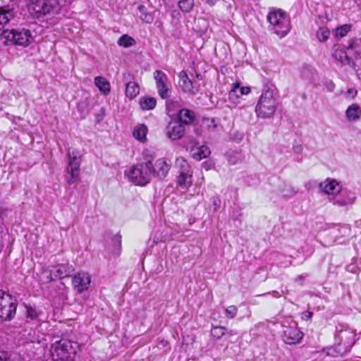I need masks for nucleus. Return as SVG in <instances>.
Masks as SVG:
<instances>
[{"label": "nucleus", "mask_w": 361, "mask_h": 361, "mask_svg": "<svg viewBox=\"0 0 361 361\" xmlns=\"http://www.w3.org/2000/svg\"><path fill=\"white\" fill-rule=\"evenodd\" d=\"M201 126L203 130L214 131L216 128L217 125L214 118H204L202 119Z\"/></svg>", "instance_id": "36"}, {"label": "nucleus", "mask_w": 361, "mask_h": 361, "mask_svg": "<svg viewBox=\"0 0 361 361\" xmlns=\"http://www.w3.org/2000/svg\"><path fill=\"white\" fill-rule=\"evenodd\" d=\"M346 270L350 273H357L358 267L355 264L351 263L346 267Z\"/></svg>", "instance_id": "48"}, {"label": "nucleus", "mask_w": 361, "mask_h": 361, "mask_svg": "<svg viewBox=\"0 0 361 361\" xmlns=\"http://www.w3.org/2000/svg\"><path fill=\"white\" fill-rule=\"evenodd\" d=\"M211 204L209 205V209L213 212H216L221 206V200L219 197H212L210 199Z\"/></svg>", "instance_id": "43"}, {"label": "nucleus", "mask_w": 361, "mask_h": 361, "mask_svg": "<svg viewBox=\"0 0 361 361\" xmlns=\"http://www.w3.org/2000/svg\"><path fill=\"white\" fill-rule=\"evenodd\" d=\"M4 34L7 40L23 47L28 46L33 39L30 31L25 28L13 29L9 32H4Z\"/></svg>", "instance_id": "9"}, {"label": "nucleus", "mask_w": 361, "mask_h": 361, "mask_svg": "<svg viewBox=\"0 0 361 361\" xmlns=\"http://www.w3.org/2000/svg\"><path fill=\"white\" fill-rule=\"evenodd\" d=\"M154 78L159 96L163 99L171 97L172 88L167 75L160 70L154 72Z\"/></svg>", "instance_id": "8"}, {"label": "nucleus", "mask_w": 361, "mask_h": 361, "mask_svg": "<svg viewBox=\"0 0 361 361\" xmlns=\"http://www.w3.org/2000/svg\"><path fill=\"white\" fill-rule=\"evenodd\" d=\"M79 349L77 342L67 339L57 341L50 348L52 361H73Z\"/></svg>", "instance_id": "3"}, {"label": "nucleus", "mask_w": 361, "mask_h": 361, "mask_svg": "<svg viewBox=\"0 0 361 361\" xmlns=\"http://www.w3.org/2000/svg\"><path fill=\"white\" fill-rule=\"evenodd\" d=\"M118 45L125 48L130 47L135 44V40L128 35H122L117 42Z\"/></svg>", "instance_id": "34"}, {"label": "nucleus", "mask_w": 361, "mask_h": 361, "mask_svg": "<svg viewBox=\"0 0 361 361\" xmlns=\"http://www.w3.org/2000/svg\"><path fill=\"white\" fill-rule=\"evenodd\" d=\"M178 185L184 190L188 189L192 184V175L190 171H181L177 180Z\"/></svg>", "instance_id": "27"}, {"label": "nucleus", "mask_w": 361, "mask_h": 361, "mask_svg": "<svg viewBox=\"0 0 361 361\" xmlns=\"http://www.w3.org/2000/svg\"><path fill=\"white\" fill-rule=\"evenodd\" d=\"M312 312L310 311H305L302 314V318L305 320H310L312 317Z\"/></svg>", "instance_id": "50"}, {"label": "nucleus", "mask_w": 361, "mask_h": 361, "mask_svg": "<svg viewBox=\"0 0 361 361\" xmlns=\"http://www.w3.org/2000/svg\"><path fill=\"white\" fill-rule=\"evenodd\" d=\"M91 283V277L87 272L80 271L75 274L72 279L74 290L78 293H82L88 290Z\"/></svg>", "instance_id": "16"}, {"label": "nucleus", "mask_w": 361, "mask_h": 361, "mask_svg": "<svg viewBox=\"0 0 361 361\" xmlns=\"http://www.w3.org/2000/svg\"><path fill=\"white\" fill-rule=\"evenodd\" d=\"M138 8L140 12L141 19L147 23H152L154 20L153 16L149 13H147L144 12L145 8L143 5H139Z\"/></svg>", "instance_id": "41"}, {"label": "nucleus", "mask_w": 361, "mask_h": 361, "mask_svg": "<svg viewBox=\"0 0 361 361\" xmlns=\"http://www.w3.org/2000/svg\"><path fill=\"white\" fill-rule=\"evenodd\" d=\"M346 49L351 50L356 58L361 59V37L350 39Z\"/></svg>", "instance_id": "28"}, {"label": "nucleus", "mask_w": 361, "mask_h": 361, "mask_svg": "<svg viewBox=\"0 0 361 361\" xmlns=\"http://www.w3.org/2000/svg\"><path fill=\"white\" fill-rule=\"evenodd\" d=\"M225 333L226 328L223 326H213L211 330L212 336L216 339H220L223 336L225 335Z\"/></svg>", "instance_id": "40"}, {"label": "nucleus", "mask_w": 361, "mask_h": 361, "mask_svg": "<svg viewBox=\"0 0 361 361\" xmlns=\"http://www.w3.org/2000/svg\"><path fill=\"white\" fill-rule=\"evenodd\" d=\"M345 116L349 121H356L361 118V108L357 104L350 105L345 111Z\"/></svg>", "instance_id": "25"}, {"label": "nucleus", "mask_w": 361, "mask_h": 361, "mask_svg": "<svg viewBox=\"0 0 361 361\" xmlns=\"http://www.w3.org/2000/svg\"><path fill=\"white\" fill-rule=\"evenodd\" d=\"M346 46L341 47L339 44H335L332 48V56L342 65H348L355 69V63L349 57L345 51Z\"/></svg>", "instance_id": "19"}, {"label": "nucleus", "mask_w": 361, "mask_h": 361, "mask_svg": "<svg viewBox=\"0 0 361 361\" xmlns=\"http://www.w3.org/2000/svg\"><path fill=\"white\" fill-rule=\"evenodd\" d=\"M94 85L104 94H108L111 91L109 82L104 77L97 76L94 78Z\"/></svg>", "instance_id": "29"}, {"label": "nucleus", "mask_w": 361, "mask_h": 361, "mask_svg": "<svg viewBox=\"0 0 361 361\" xmlns=\"http://www.w3.org/2000/svg\"><path fill=\"white\" fill-rule=\"evenodd\" d=\"M357 94V90L355 88H349L345 92V97L354 99Z\"/></svg>", "instance_id": "47"}, {"label": "nucleus", "mask_w": 361, "mask_h": 361, "mask_svg": "<svg viewBox=\"0 0 361 361\" xmlns=\"http://www.w3.org/2000/svg\"><path fill=\"white\" fill-rule=\"evenodd\" d=\"M351 28L350 24L343 25L336 29L335 35L337 37H343L351 30Z\"/></svg>", "instance_id": "39"}, {"label": "nucleus", "mask_w": 361, "mask_h": 361, "mask_svg": "<svg viewBox=\"0 0 361 361\" xmlns=\"http://www.w3.org/2000/svg\"><path fill=\"white\" fill-rule=\"evenodd\" d=\"M139 92L140 87L135 82L131 81L126 84V95L130 99L135 98L136 96L139 94Z\"/></svg>", "instance_id": "32"}, {"label": "nucleus", "mask_w": 361, "mask_h": 361, "mask_svg": "<svg viewBox=\"0 0 361 361\" xmlns=\"http://www.w3.org/2000/svg\"><path fill=\"white\" fill-rule=\"evenodd\" d=\"M178 7L184 13L190 12L194 6V0H179Z\"/></svg>", "instance_id": "37"}, {"label": "nucleus", "mask_w": 361, "mask_h": 361, "mask_svg": "<svg viewBox=\"0 0 361 361\" xmlns=\"http://www.w3.org/2000/svg\"><path fill=\"white\" fill-rule=\"evenodd\" d=\"M321 190L328 195H337L341 191V186L336 180L327 179L320 183Z\"/></svg>", "instance_id": "22"}, {"label": "nucleus", "mask_w": 361, "mask_h": 361, "mask_svg": "<svg viewBox=\"0 0 361 361\" xmlns=\"http://www.w3.org/2000/svg\"><path fill=\"white\" fill-rule=\"evenodd\" d=\"M182 104L180 99H166V109L167 114L169 116L172 117L175 115L177 116L178 111L182 109Z\"/></svg>", "instance_id": "24"}, {"label": "nucleus", "mask_w": 361, "mask_h": 361, "mask_svg": "<svg viewBox=\"0 0 361 361\" xmlns=\"http://www.w3.org/2000/svg\"><path fill=\"white\" fill-rule=\"evenodd\" d=\"M226 156L228 161L232 165L242 163L245 159V155L240 150H229L226 152Z\"/></svg>", "instance_id": "26"}, {"label": "nucleus", "mask_w": 361, "mask_h": 361, "mask_svg": "<svg viewBox=\"0 0 361 361\" xmlns=\"http://www.w3.org/2000/svg\"><path fill=\"white\" fill-rule=\"evenodd\" d=\"M269 29L279 37H283L290 32L291 25L289 16L280 8H273L267 14Z\"/></svg>", "instance_id": "4"}, {"label": "nucleus", "mask_w": 361, "mask_h": 361, "mask_svg": "<svg viewBox=\"0 0 361 361\" xmlns=\"http://www.w3.org/2000/svg\"><path fill=\"white\" fill-rule=\"evenodd\" d=\"M68 159L66 167V180L69 185L76 183L79 180L81 156L77 149H68L67 151Z\"/></svg>", "instance_id": "7"}, {"label": "nucleus", "mask_w": 361, "mask_h": 361, "mask_svg": "<svg viewBox=\"0 0 361 361\" xmlns=\"http://www.w3.org/2000/svg\"><path fill=\"white\" fill-rule=\"evenodd\" d=\"M195 76H196L197 79H198V80L202 79V75L200 73H195Z\"/></svg>", "instance_id": "55"}, {"label": "nucleus", "mask_w": 361, "mask_h": 361, "mask_svg": "<svg viewBox=\"0 0 361 361\" xmlns=\"http://www.w3.org/2000/svg\"><path fill=\"white\" fill-rule=\"evenodd\" d=\"M316 35L319 42H325L329 37L330 31L326 27H319Z\"/></svg>", "instance_id": "38"}, {"label": "nucleus", "mask_w": 361, "mask_h": 361, "mask_svg": "<svg viewBox=\"0 0 361 361\" xmlns=\"http://www.w3.org/2000/svg\"><path fill=\"white\" fill-rule=\"evenodd\" d=\"M10 355L7 351L0 350V361H9Z\"/></svg>", "instance_id": "49"}, {"label": "nucleus", "mask_w": 361, "mask_h": 361, "mask_svg": "<svg viewBox=\"0 0 361 361\" xmlns=\"http://www.w3.org/2000/svg\"><path fill=\"white\" fill-rule=\"evenodd\" d=\"M279 92L275 85L267 82L264 85L262 93L255 106V112L258 117L271 118L278 107Z\"/></svg>", "instance_id": "1"}, {"label": "nucleus", "mask_w": 361, "mask_h": 361, "mask_svg": "<svg viewBox=\"0 0 361 361\" xmlns=\"http://www.w3.org/2000/svg\"><path fill=\"white\" fill-rule=\"evenodd\" d=\"M54 6L56 14L66 11L67 6H69L73 0H50Z\"/></svg>", "instance_id": "33"}, {"label": "nucleus", "mask_w": 361, "mask_h": 361, "mask_svg": "<svg viewBox=\"0 0 361 361\" xmlns=\"http://www.w3.org/2000/svg\"><path fill=\"white\" fill-rule=\"evenodd\" d=\"M238 312V307L235 305H230L225 309V315L228 319H233Z\"/></svg>", "instance_id": "42"}, {"label": "nucleus", "mask_w": 361, "mask_h": 361, "mask_svg": "<svg viewBox=\"0 0 361 361\" xmlns=\"http://www.w3.org/2000/svg\"><path fill=\"white\" fill-rule=\"evenodd\" d=\"M139 104L142 110H152L156 106L157 100L154 97H142L139 100Z\"/></svg>", "instance_id": "30"}, {"label": "nucleus", "mask_w": 361, "mask_h": 361, "mask_svg": "<svg viewBox=\"0 0 361 361\" xmlns=\"http://www.w3.org/2000/svg\"><path fill=\"white\" fill-rule=\"evenodd\" d=\"M305 276H303V275H299L297 276L296 279H295V281L296 282H299L300 281L301 283H302L303 280L305 279Z\"/></svg>", "instance_id": "52"}, {"label": "nucleus", "mask_w": 361, "mask_h": 361, "mask_svg": "<svg viewBox=\"0 0 361 361\" xmlns=\"http://www.w3.org/2000/svg\"><path fill=\"white\" fill-rule=\"evenodd\" d=\"M271 295L274 298H279L281 296V294L277 290H273L263 294L262 295Z\"/></svg>", "instance_id": "51"}, {"label": "nucleus", "mask_w": 361, "mask_h": 361, "mask_svg": "<svg viewBox=\"0 0 361 361\" xmlns=\"http://www.w3.org/2000/svg\"><path fill=\"white\" fill-rule=\"evenodd\" d=\"M18 8V5L16 0H10L8 4L0 6V30L16 16Z\"/></svg>", "instance_id": "11"}, {"label": "nucleus", "mask_w": 361, "mask_h": 361, "mask_svg": "<svg viewBox=\"0 0 361 361\" xmlns=\"http://www.w3.org/2000/svg\"><path fill=\"white\" fill-rule=\"evenodd\" d=\"M297 148L299 149V151L302 150V147L301 146H298Z\"/></svg>", "instance_id": "56"}, {"label": "nucleus", "mask_w": 361, "mask_h": 361, "mask_svg": "<svg viewBox=\"0 0 361 361\" xmlns=\"http://www.w3.org/2000/svg\"><path fill=\"white\" fill-rule=\"evenodd\" d=\"M355 199V194L346 190L341 191L334 197L333 203L340 207L352 204Z\"/></svg>", "instance_id": "21"}, {"label": "nucleus", "mask_w": 361, "mask_h": 361, "mask_svg": "<svg viewBox=\"0 0 361 361\" xmlns=\"http://www.w3.org/2000/svg\"><path fill=\"white\" fill-rule=\"evenodd\" d=\"M171 162L165 158H159L154 164L151 161L152 176L163 180L168 174Z\"/></svg>", "instance_id": "15"}, {"label": "nucleus", "mask_w": 361, "mask_h": 361, "mask_svg": "<svg viewBox=\"0 0 361 361\" xmlns=\"http://www.w3.org/2000/svg\"><path fill=\"white\" fill-rule=\"evenodd\" d=\"M205 1L209 5H214L216 0H205Z\"/></svg>", "instance_id": "54"}, {"label": "nucleus", "mask_w": 361, "mask_h": 361, "mask_svg": "<svg viewBox=\"0 0 361 361\" xmlns=\"http://www.w3.org/2000/svg\"><path fill=\"white\" fill-rule=\"evenodd\" d=\"M26 314L25 321L27 323H31L35 327H38L42 323L47 319V317L42 309L37 308L35 306L30 305H25Z\"/></svg>", "instance_id": "12"}, {"label": "nucleus", "mask_w": 361, "mask_h": 361, "mask_svg": "<svg viewBox=\"0 0 361 361\" xmlns=\"http://www.w3.org/2000/svg\"><path fill=\"white\" fill-rule=\"evenodd\" d=\"M176 164V165H178L180 167V171H190V166H189L188 162L186 161V160L184 159L183 158H182V157L177 158Z\"/></svg>", "instance_id": "44"}, {"label": "nucleus", "mask_w": 361, "mask_h": 361, "mask_svg": "<svg viewBox=\"0 0 361 361\" xmlns=\"http://www.w3.org/2000/svg\"><path fill=\"white\" fill-rule=\"evenodd\" d=\"M178 77V85L184 92L191 94H196L197 93V85H196L195 82L189 78L185 71H180Z\"/></svg>", "instance_id": "20"}, {"label": "nucleus", "mask_w": 361, "mask_h": 361, "mask_svg": "<svg viewBox=\"0 0 361 361\" xmlns=\"http://www.w3.org/2000/svg\"><path fill=\"white\" fill-rule=\"evenodd\" d=\"M355 333L343 324H338L336 328L335 348L328 349L327 355L336 357L348 353L355 343Z\"/></svg>", "instance_id": "2"}, {"label": "nucleus", "mask_w": 361, "mask_h": 361, "mask_svg": "<svg viewBox=\"0 0 361 361\" xmlns=\"http://www.w3.org/2000/svg\"><path fill=\"white\" fill-rule=\"evenodd\" d=\"M298 192V189H295L294 188H291V190L289 193V195H293Z\"/></svg>", "instance_id": "53"}, {"label": "nucleus", "mask_w": 361, "mask_h": 361, "mask_svg": "<svg viewBox=\"0 0 361 361\" xmlns=\"http://www.w3.org/2000/svg\"><path fill=\"white\" fill-rule=\"evenodd\" d=\"M288 326L283 325V340L289 345H295L302 340L303 333L298 329L297 323L290 320Z\"/></svg>", "instance_id": "10"}, {"label": "nucleus", "mask_w": 361, "mask_h": 361, "mask_svg": "<svg viewBox=\"0 0 361 361\" xmlns=\"http://www.w3.org/2000/svg\"><path fill=\"white\" fill-rule=\"evenodd\" d=\"M185 133V127L176 119L171 120L165 128L166 137L172 141L180 140Z\"/></svg>", "instance_id": "13"}, {"label": "nucleus", "mask_w": 361, "mask_h": 361, "mask_svg": "<svg viewBox=\"0 0 361 361\" xmlns=\"http://www.w3.org/2000/svg\"><path fill=\"white\" fill-rule=\"evenodd\" d=\"M74 272V268L69 264H59L49 268L50 281L56 279H64L70 276Z\"/></svg>", "instance_id": "17"}, {"label": "nucleus", "mask_w": 361, "mask_h": 361, "mask_svg": "<svg viewBox=\"0 0 361 361\" xmlns=\"http://www.w3.org/2000/svg\"><path fill=\"white\" fill-rule=\"evenodd\" d=\"M250 92V88L249 87L240 86V82H236L233 84L228 92V100L232 104L237 105L240 102V97L247 95Z\"/></svg>", "instance_id": "18"}, {"label": "nucleus", "mask_w": 361, "mask_h": 361, "mask_svg": "<svg viewBox=\"0 0 361 361\" xmlns=\"http://www.w3.org/2000/svg\"><path fill=\"white\" fill-rule=\"evenodd\" d=\"M323 84L328 92H333L336 87L334 82L329 79H325L323 81Z\"/></svg>", "instance_id": "46"}, {"label": "nucleus", "mask_w": 361, "mask_h": 361, "mask_svg": "<svg viewBox=\"0 0 361 361\" xmlns=\"http://www.w3.org/2000/svg\"><path fill=\"white\" fill-rule=\"evenodd\" d=\"M112 240H113V242L114 243V245H115V249L116 250V254L118 255L120 253L121 247V236L118 235H115L114 237Z\"/></svg>", "instance_id": "45"}, {"label": "nucleus", "mask_w": 361, "mask_h": 361, "mask_svg": "<svg viewBox=\"0 0 361 361\" xmlns=\"http://www.w3.org/2000/svg\"><path fill=\"white\" fill-rule=\"evenodd\" d=\"M211 152L207 146L202 145L197 148V152H195L193 157L197 160H201L209 156Z\"/></svg>", "instance_id": "35"}, {"label": "nucleus", "mask_w": 361, "mask_h": 361, "mask_svg": "<svg viewBox=\"0 0 361 361\" xmlns=\"http://www.w3.org/2000/svg\"><path fill=\"white\" fill-rule=\"evenodd\" d=\"M18 300L16 296L0 290V321L13 319L16 314Z\"/></svg>", "instance_id": "6"}, {"label": "nucleus", "mask_w": 361, "mask_h": 361, "mask_svg": "<svg viewBox=\"0 0 361 361\" xmlns=\"http://www.w3.org/2000/svg\"><path fill=\"white\" fill-rule=\"evenodd\" d=\"M147 133V127L145 124L137 126L133 132L134 137L140 142H145L146 140Z\"/></svg>", "instance_id": "31"}, {"label": "nucleus", "mask_w": 361, "mask_h": 361, "mask_svg": "<svg viewBox=\"0 0 361 361\" xmlns=\"http://www.w3.org/2000/svg\"><path fill=\"white\" fill-rule=\"evenodd\" d=\"M151 161L133 165L128 171H126L130 182L135 185L145 186L150 182L152 178Z\"/></svg>", "instance_id": "5"}, {"label": "nucleus", "mask_w": 361, "mask_h": 361, "mask_svg": "<svg viewBox=\"0 0 361 361\" xmlns=\"http://www.w3.org/2000/svg\"><path fill=\"white\" fill-rule=\"evenodd\" d=\"M29 10L36 15L37 18L47 13L56 14L54 6L50 0H32Z\"/></svg>", "instance_id": "14"}, {"label": "nucleus", "mask_w": 361, "mask_h": 361, "mask_svg": "<svg viewBox=\"0 0 361 361\" xmlns=\"http://www.w3.org/2000/svg\"><path fill=\"white\" fill-rule=\"evenodd\" d=\"M195 118L196 114L195 111L188 109H182L178 111L176 120L185 127V126L192 125L195 122Z\"/></svg>", "instance_id": "23"}]
</instances>
